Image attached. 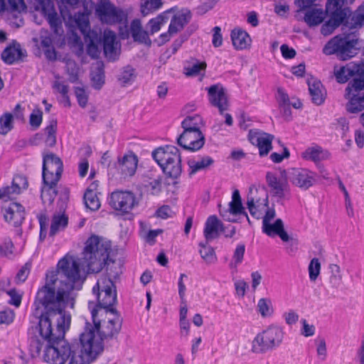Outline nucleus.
<instances>
[{
  "instance_id": "1",
  "label": "nucleus",
  "mask_w": 364,
  "mask_h": 364,
  "mask_svg": "<svg viewBox=\"0 0 364 364\" xmlns=\"http://www.w3.org/2000/svg\"><path fill=\"white\" fill-rule=\"evenodd\" d=\"M53 284V280L50 279L47 285L43 286L36 294L34 302L36 310L42 305L45 311L39 317L40 338L31 339L29 350L33 358L40 355L43 351V359L48 364H65L73 353L74 344L64 339L71 320L70 315L65 311V309L68 306L73 308L74 302L69 294L70 284L55 294L51 289Z\"/></svg>"
},
{
  "instance_id": "2",
  "label": "nucleus",
  "mask_w": 364,
  "mask_h": 364,
  "mask_svg": "<svg viewBox=\"0 0 364 364\" xmlns=\"http://www.w3.org/2000/svg\"><path fill=\"white\" fill-rule=\"evenodd\" d=\"M111 247L109 241L95 235H91L85 242L81 268L77 259L68 253L58 261L55 271L48 272L44 286L47 285L50 279L53 280L51 289L58 294L60 290L67 289V286L70 284L69 294L74 302L73 290L75 284L82 282L86 274L98 273L102 270L109 261Z\"/></svg>"
},
{
  "instance_id": "3",
  "label": "nucleus",
  "mask_w": 364,
  "mask_h": 364,
  "mask_svg": "<svg viewBox=\"0 0 364 364\" xmlns=\"http://www.w3.org/2000/svg\"><path fill=\"white\" fill-rule=\"evenodd\" d=\"M364 25V1L354 14L346 16L343 26V33L330 40L323 47L326 55L336 54L341 59L346 60L356 54L358 38L356 30Z\"/></svg>"
},
{
  "instance_id": "4",
  "label": "nucleus",
  "mask_w": 364,
  "mask_h": 364,
  "mask_svg": "<svg viewBox=\"0 0 364 364\" xmlns=\"http://www.w3.org/2000/svg\"><path fill=\"white\" fill-rule=\"evenodd\" d=\"M88 308L91 312L93 326L87 323L82 333L90 334L93 339L90 344L94 345L97 341L104 349L103 340L117 333L121 328V319L114 309L102 311L95 306L93 301H89Z\"/></svg>"
},
{
  "instance_id": "5",
  "label": "nucleus",
  "mask_w": 364,
  "mask_h": 364,
  "mask_svg": "<svg viewBox=\"0 0 364 364\" xmlns=\"http://www.w3.org/2000/svg\"><path fill=\"white\" fill-rule=\"evenodd\" d=\"M151 156L166 175L174 178L181 175V159L176 146L166 145L158 147L152 151Z\"/></svg>"
},
{
  "instance_id": "6",
  "label": "nucleus",
  "mask_w": 364,
  "mask_h": 364,
  "mask_svg": "<svg viewBox=\"0 0 364 364\" xmlns=\"http://www.w3.org/2000/svg\"><path fill=\"white\" fill-rule=\"evenodd\" d=\"M92 339L90 334H80V346L74 345L68 364H90L97 359L102 353V347L97 341L94 345L90 344Z\"/></svg>"
},
{
  "instance_id": "7",
  "label": "nucleus",
  "mask_w": 364,
  "mask_h": 364,
  "mask_svg": "<svg viewBox=\"0 0 364 364\" xmlns=\"http://www.w3.org/2000/svg\"><path fill=\"white\" fill-rule=\"evenodd\" d=\"M283 329L277 325H270L257 333L252 342L251 350L255 353H265L281 345L284 338Z\"/></svg>"
},
{
  "instance_id": "8",
  "label": "nucleus",
  "mask_w": 364,
  "mask_h": 364,
  "mask_svg": "<svg viewBox=\"0 0 364 364\" xmlns=\"http://www.w3.org/2000/svg\"><path fill=\"white\" fill-rule=\"evenodd\" d=\"M92 292L96 295L98 305L95 306L99 310L104 311L113 309L117 302V290L112 280L106 276L101 277L92 288Z\"/></svg>"
},
{
  "instance_id": "9",
  "label": "nucleus",
  "mask_w": 364,
  "mask_h": 364,
  "mask_svg": "<svg viewBox=\"0 0 364 364\" xmlns=\"http://www.w3.org/2000/svg\"><path fill=\"white\" fill-rule=\"evenodd\" d=\"M343 3L344 1L341 0H328L326 12L329 14L331 17L321 27V32L323 35L328 36L341 23L344 24L346 16L349 14V10L343 7Z\"/></svg>"
},
{
  "instance_id": "10",
  "label": "nucleus",
  "mask_w": 364,
  "mask_h": 364,
  "mask_svg": "<svg viewBox=\"0 0 364 364\" xmlns=\"http://www.w3.org/2000/svg\"><path fill=\"white\" fill-rule=\"evenodd\" d=\"M137 165V156L134 153L129 152L118 158L117 162L110 168V171L120 179H127L135 174Z\"/></svg>"
},
{
  "instance_id": "11",
  "label": "nucleus",
  "mask_w": 364,
  "mask_h": 364,
  "mask_svg": "<svg viewBox=\"0 0 364 364\" xmlns=\"http://www.w3.org/2000/svg\"><path fill=\"white\" fill-rule=\"evenodd\" d=\"M63 165L61 159L53 153L43 154V181H59Z\"/></svg>"
},
{
  "instance_id": "12",
  "label": "nucleus",
  "mask_w": 364,
  "mask_h": 364,
  "mask_svg": "<svg viewBox=\"0 0 364 364\" xmlns=\"http://www.w3.org/2000/svg\"><path fill=\"white\" fill-rule=\"evenodd\" d=\"M34 9L41 11L48 21L50 28L57 34L63 33L62 21L55 11L53 2L50 0H34Z\"/></svg>"
},
{
  "instance_id": "13",
  "label": "nucleus",
  "mask_w": 364,
  "mask_h": 364,
  "mask_svg": "<svg viewBox=\"0 0 364 364\" xmlns=\"http://www.w3.org/2000/svg\"><path fill=\"white\" fill-rule=\"evenodd\" d=\"M95 14L102 23L107 24L120 23L124 18L123 11L107 0H102L97 4Z\"/></svg>"
},
{
  "instance_id": "14",
  "label": "nucleus",
  "mask_w": 364,
  "mask_h": 364,
  "mask_svg": "<svg viewBox=\"0 0 364 364\" xmlns=\"http://www.w3.org/2000/svg\"><path fill=\"white\" fill-rule=\"evenodd\" d=\"M109 205L116 210L129 213L137 204L136 197L130 191H116L111 193Z\"/></svg>"
},
{
  "instance_id": "15",
  "label": "nucleus",
  "mask_w": 364,
  "mask_h": 364,
  "mask_svg": "<svg viewBox=\"0 0 364 364\" xmlns=\"http://www.w3.org/2000/svg\"><path fill=\"white\" fill-rule=\"evenodd\" d=\"M178 144L185 149L192 151L200 149L205 144V137L201 131L183 129L178 138Z\"/></svg>"
},
{
  "instance_id": "16",
  "label": "nucleus",
  "mask_w": 364,
  "mask_h": 364,
  "mask_svg": "<svg viewBox=\"0 0 364 364\" xmlns=\"http://www.w3.org/2000/svg\"><path fill=\"white\" fill-rule=\"evenodd\" d=\"M266 181L271 192L280 198L284 196V192L287 188V174L286 171L279 172H267Z\"/></svg>"
},
{
  "instance_id": "17",
  "label": "nucleus",
  "mask_w": 364,
  "mask_h": 364,
  "mask_svg": "<svg viewBox=\"0 0 364 364\" xmlns=\"http://www.w3.org/2000/svg\"><path fill=\"white\" fill-rule=\"evenodd\" d=\"M289 177L294 185L307 190L316 183L317 174L305 168H292Z\"/></svg>"
},
{
  "instance_id": "18",
  "label": "nucleus",
  "mask_w": 364,
  "mask_h": 364,
  "mask_svg": "<svg viewBox=\"0 0 364 364\" xmlns=\"http://www.w3.org/2000/svg\"><path fill=\"white\" fill-rule=\"evenodd\" d=\"M208 90V97L210 103L218 108L220 113L228 108V97L224 87L220 84L211 85Z\"/></svg>"
},
{
  "instance_id": "19",
  "label": "nucleus",
  "mask_w": 364,
  "mask_h": 364,
  "mask_svg": "<svg viewBox=\"0 0 364 364\" xmlns=\"http://www.w3.org/2000/svg\"><path fill=\"white\" fill-rule=\"evenodd\" d=\"M119 48L114 32L105 30L103 33V50L106 58L114 60L119 55Z\"/></svg>"
},
{
  "instance_id": "20",
  "label": "nucleus",
  "mask_w": 364,
  "mask_h": 364,
  "mask_svg": "<svg viewBox=\"0 0 364 364\" xmlns=\"http://www.w3.org/2000/svg\"><path fill=\"white\" fill-rule=\"evenodd\" d=\"M3 214L4 220L15 227L20 226L25 218L24 208L17 203H12L5 208Z\"/></svg>"
},
{
  "instance_id": "21",
  "label": "nucleus",
  "mask_w": 364,
  "mask_h": 364,
  "mask_svg": "<svg viewBox=\"0 0 364 364\" xmlns=\"http://www.w3.org/2000/svg\"><path fill=\"white\" fill-rule=\"evenodd\" d=\"M28 186L26 178L23 176H16L11 186L3 187L0 189V193L3 196V200L7 201L14 198L20 194L22 189H26Z\"/></svg>"
},
{
  "instance_id": "22",
  "label": "nucleus",
  "mask_w": 364,
  "mask_h": 364,
  "mask_svg": "<svg viewBox=\"0 0 364 364\" xmlns=\"http://www.w3.org/2000/svg\"><path fill=\"white\" fill-rule=\"evenodd\" d=\"M223 225L215 215H210L205 221L203 235L207 242H209L220 236L223 232Z\"/></svg>"
},
{
  "instance_id": "23",
  "label": "nucleus",
  "mask_w": 364,
  "mask_h": 364,
  "mask_svg": "<svg viewBox=\"0 0 364 364\" xmlns=\"http://www.w3.org/2000/svg\"><path fill=\"white\" fill-rule=\"evenodd\" d=\"M274 136L265 132L255 133L251 136L250 140L252 144H256L260 156H267L272 149V140Z\"/></svg>"
},
{
  "instance_id": "24",
  "label": "nucleus",
  "mask_w": 364,
  "mask_h": 364,
  "mask_svg": "<svg viewBox=\"0 0 364 364\" xmlns=\"http://www.w3.org/2000/svg\"><path fill=\"white\" fill-rule=\"evenodd\" d=\"M363 70L362 63H350L345 66L338 68H335L334 74L338 82L345 83L350 77L355 75L356 73H360Z\"/></svg>"
},
{
  "instance_id": "25",
  "label": "nucleus",
  "mask_w": 364,
  "mask_h": 364,
  "mask_svg": "<svg viewBox=\"0 0 364 364\" xmlns=\"http://www.w3.org/2000/svg\"><path fill=\"white\" fill-rule=\"evenodd\" d=\"M302 159L318 163L329 159L331 154L328 151L323 149L318 145L307 147L301 154Z\"/></svg>"
},
{
  "instance_id": "26",
  "label": "nucleus",
  "mask_w": 364,
  "mask_h": 364,
  "mask_svg": "<svg viewBox=\"0 0 364 364\" xmlns=\"http://www.w3.org/2000/svg\"><path fill=\"white\" fill-rule=\"evenodd\" d=\"M263 232L269 237L278 235L284 242L289 240V236L284 229L283 221L277 219L274 223H267L262 225Z\"/></svg>"
},
{
  "instance_id": "27",
  "label": "nucleus",
  "mask_w": 364,
  "mask_h": 364,
  "mask_svg": "<svg viewBox=\"0 0 364 364\" xmlns=\"http://www.w3.org/2000/svg\"><path fill=\"white\" fill-rule=\"evenodd\" d=\"M130 32L135 41L150 46L151 41L149 37V32L143 30L140 20L134 19L130 26Z\"/></svg>"
},
{
  "instance_id": "28",
  "label": "nucleus",
  "mask_w": 364,
  "mask_h": 364,
  "mask_svg": "<svg viewBox=\"0 0 364 364\" xmlns=\"http://www.w3.org/2000/svg\"><path fill=\"white\" fill-rule=\"evenodd\" d=\"M191 17V12L188 10H183L176 14L169 24V31L171 33H178L189 22Z\"/></svg>"
},
{
  "instance_id": "29",
  "label": "nucleus",
  "mask_w": 364,
  "mask_h": 364,
  "mask_svg": "<svg viewBox=\"0 0 364 364\" xmlns=\"http://www.w3.org/2000/svg\"><path fill=\"white\" fill-rule=\"evenodd\" d=\"M84 11L75 16V21L82 33L89 28V15L91 14L93 2L91 0H83Z\"/></svg>"
},
{
  "instance_id": "30",
  "label": "nucleus",
  "mask_w": 364,
  "mask_h": 364,
  "mask_svg": "<svg viewBox=\"0 0 364 364\" xmlns=\"http://www.w3.org/2000/svg\"><path fill=\"white\" fill-rule=\"evenodd\" d=\"M232 45L237 50L247 48L251 43V38L249 34L240 28H235L231 32Z\"/></svg>"
},
{
  "instance_id": "31",
  "label": "nucleus",
  "mask_w": 364,
  "mask_h": 364,
  "mask_svg": "<svg viewBox=\"0 0 364 364\" xmlns=\"http://www.w3.org/2000/svg\"><path fill=\"white\" fill-rule=\"evenodd\" d=\"M309 90L312 102L317 105H321L324 101V90L321 82L314 78L308 80Z\"/></svg>"
},
{
  "instance_id": "32",
  "label": "nucleus",
  "mask_w": 364,
  "mask_h": 364,
  "mask_svg": "<svg viewBox=\"0 0 364 364\" xmlns=\"http://www.w3.org/2000/svg\"><path fill=\"white\" fill-rule=\"evenodd\" d=\"M247 205L250 214L253 217L259 219L262 217L268 206V196L264 195L262 201H256V203L253 198H248L247 200Z\"/></svg>"
},
{
  "instance_id": "33",
  "label": "nucleus",
  "mask_w": 364,
  "mask_h": 364,
  "mask_svg": "<svg viewBox=\"0 0 364 364\" xmlns=\"http://www.w3.org/2000/svg\"><path fill=\"white\" fill-rule=\"evenodd\" d=\"M85 41L88 42L87 46V54L92 58H97L100 54L101 41L97 34L89 32L85 36Z\"/></svg>"
},
{
  "instance_id": "34",
  "label": "nucleus",
  "mask_w": 364,
  "mask_h": 364,
  "mask_svg": "<svg viewBox=\"0 0 364 364\" xmlns=\"http://www.w3.org/2000/svg\"><path fill=\"white\" fill-rule=\"evenodd\" d=\"M213 159L208 156H203L195 159H191L188 161L189 167V174L193 175L196 173L205 169L213 164Z\"/></svg>"
},
{
  "instance_id": "35",
  "label": "nucleus",
  "mask_w": 364,
  "mask_h": 364,
  "mask_svg": "<svg viewBox=\"0 0 364 364\" xmlns=\"http://www.w3.org/2000/svg\"><path fill=\"white\" fill-rule=\"evenodd\" d=\"M41 48L43 50L46 57L50 60L56 58V52L53 46V40L47 31L41 32L40 36Z\"/></svg>"
},
{
  "instance_id": "36",
  "label": "nucleus",
  "mask_w": 364,
  "mask_h": 364,
  "mask_svg": "<svg viewBox=\"0 0 364 364\" xmlns=\"http://www.w3.org/2000/svg\"><path fill=\"white\" fill-rule=\"evenodd\" d=\"M346 97L349 100L347 105V110L351 113H357L364 108V92L351 93V95H347Z\"/></svg>"
},
{
  "instance_id": "37",
  "label": "nucleus",
  "mask_w": 364,
  "mask_h": 364,
  "mask_svg": "<svg viewBox=\"0 0 364 364\" xmlns=\"http://www.w3.org/2000/svg\"><path fill=\"white\" fill-rule=\"evenodd\" d=\"M24 55L19 45L9 46L1 53L2 60L7 64H12L21 60Z\"/></svg>"
},
{
  "instance_id": "38",
  "label": "nucleus",
  "mask_w": 364,
  "mask_h": 364,
  "mask_svg": "<svg viewBox=\"0 0 364 364\" xmlns=\"http://www.w3.org/2000/svg\"><path fill=\"white\" fill-rule=\"evenodd\" d=\"M43 182L41 199L43 203L51 204L57 196L56 185L58 181H54L53 183L49 181Z\"/></svg>"
},
{
  "instance_id": "39",
  "label": "nucleus",
  "mask_w": 364,
  "mask_h": 364,
  "mask_svg": "<svg viewBox=\"0 0 364 364\" xmlns=\"http://www.w3.org/2000/svg\"><path fill=\"white\" fill-rule=\"evenodd\" d=\"M68 223V218L65 215L61 213L53 215L51 220L50 236L53 237L63 230L67 227Z\"/></svg>"
},
{
  "instance_id": "40",
  "label": "nucleus",
  "mask_w": 364,
  "mask_h": 364,
  "mask_svg": "<svg viewBox=\"0 0 364 364\" xmlns=\"http://www.w3.org/2000/svg\"><path fill=\"white\" fill-rule=\"evenodd\" d=\"M325 16L322 9H312L306 12L304 21L309 26H315L323 21Z\"/></svg>"
},
{
  "instance_id": "41",
  "label": "nucleus",
  "mask_w": 364,
  "mask_h": 364,
  "mask_svg": "<svg viewBox=\"0 0 364 364\" xmlns=\"http://www.w3.org/2000/svg\"><path fill=\"white\" fill-rule=\"evenodd\" d=\"M208 242H200L199 246V254L203 261L207 264H213L217 261V257L214 249L208 245Z\"/></svg>"
},
{
  "instance_id": "42",
  "label": "nucleus",
  "mask_w": 364,
  "mask_h": 364,
  "mask_svg": "<svg viewBox=\"0 0 364 364\" xmlns=\"http://www.w3.org/2000/svg\"><path fill=\"white\" fill-rule=\"evenodd\" d=\"M181 126L183 129L189 131H200L203 126V121L198 114H193L186 117L182 122Z\"/></svg>"
},
{
  "instance_id": "43",
  "label": "nucleus",
  "mask_w": 364,
  "mask_h": 364,
  "mask_svg": "<svg viewBox=\"0 0 364 364\" xmlns=\"http://www.w3.org/2000/svg\"><path fill=\"white\" fill-rule=\"evenodd\" d=\"M362 66L363 70L360 73H356L355 75L358 77L355 78L353 81L348 85L346 89V95H351V93H363L362 91L364 89V61L362 62Z\"/></svg>"
},
{
  "instance_id": "44",
  "label": "nucleus",
  "mask_w": 364,
  "mask_h": 364,
  "mask_svg": "<svg viewBox=\"0 0 364 364\" xmlns=\"http://www.w3.org/2000/svg\"><path fill=\"white\" fill-rule=\"evenodd\" d=\"M230 211L233 215L244 214L246 215L247 220H249L247 213L244 210V208L242 204L241 197L240 192L237 189H235L232 196V200L229 203Z\"/></svg>"
},
{
  "instance_id": "45",
  "label": "nucleus",
  "mask_w": 364,
  "mask_h": 364,
  "mask_svg": "<svg viewBox=\"0 0 364 364\" xmlns=\"http://www.w3.org/2000/svg\"><path fill=\"white\" fill-rule=\"evenodd\" d=\"M168 20L167 14L162 13L156 17L149 20L148 26L149 27V34L153 35L160 31L161 28L164 26Z\"/></svg>"
},
{
  "instance_id": "46",
  "label": "nucleus",
  "mask_w": 364,
  "mask_h": 364,
  "mask_svg": "<svg viewBox=\"0 0 364 364\" xmlns=\"http://www.w3.org/2000/svg\"><path fill=\"white\" fill-rule=\"evenodd\" d=\"M14 245L9 237L0 238V257L11 258L14 256Z\"/></svg>"
},
{
  "instance_id": "47",
  "label": "nucleus",
  "mask_w": 364,
  "mask_h": 364,
  "mask_svg": "<svg viewBox=\"0 0 364 364\" xmlns=\"http://www.w3.org/2000/svg\"><path fill=\"white\" fill-rule=\"evenodd\" d=\"M257 308L258 312L264 318L271 316L274 312L272 301L269 299L262 298L259 299Z\"/></svg>"
},
{
  "instance_id": "48",
  "label": "nucleus",
  "mask_w": 364,
  "mask_h": 364,
  "mask_svg": "<svg viewBox=\"0 0 364 364\" xmlns=\"http://www.w3.org/2000/svg\"><path fill=\"white\" fill-rule=\"evenodd\" d=\"M205 68V62L195 61L184 68V74L187 76H196L204 72Z\"/></svg>"
},
{
  "instance_id": "49",
  "label": "nucleus",
  "mask_w": 364,
  "mask_h": 364,
  "mask_svg": "<svg viewBox=\"0 0 364 364\" xmlns=\"http://www.w3.org/2000/svg\"><path fill=\"white\" fill-rule=\"evenodd\" d=\"M14 117L12 114L6 112L0 117V134L6 135L13 129Z\"/></svg>"
},
{
  "instance_id": "50",
  "label": "nucleus",
  "mask_w": 364,
  "mask_h": 364,
  "mask_svg": "<svg viewBox=\"0 0 364 364\" xmlns=\"http://www.w3.org/2000/svg\"><path fill=\"white\" fill-rule=\"evenodd\" d=\"M56 130L57 122L55 120L50 121L49 125L45 129L46 134V144L49 146H53L56 143Z\"/></svg>"
},
{
  "instance_id": "51",
  "label": "nucleus",
  "mask_w": 364,
  "mask_h": 364,
  "mask_svg": "<svg viewBox=\"0 0 364 364\" xmlns=\"http://www.w3.org/2000/svg\"><path fill=\"white\" fill-rule=\"evenodd\" d=\"M161 5V0H143L141 5V12L143 16H146L151 12L159 9Z\"/></svg>"
},
{
  "instance_id": "52",
  "label": "nucleus",
  "mask_w": 364,
  "mask_h": 364,
  "mask_svg": "<svg viewBox=\"0 0 364 364\" xmlns=\"http://www.w3.org/2000/svg\"><path fill=\"white\" fill-rule=\"evenodd\" d=\"M145 188L152 195H158L161 191V178L157 176L149 178L145 183Z\"/></svg>"
},
{
  "instance_id": "53",
  "label": "nucleus",
  "mask_w": 364,
  "mask_h": 364,
  "mask_svg": "<svg viewBox=\"0 0 364 364\" xmlns=\"http://www.w3.org/2000/svg\"><path fill=\"white\" fill-rule=\"evenodd\" d=\"M245 246L243 244H239L235 250L232 259L230 263L232 269H236L237 267L242 263L245 255Z\"/></svg>"
},
{
  "instance_id": "54",
  "label": "nucleus",
  "mask_w": 364,
  "mask_h": 364,
  "mask_svg": "<svg viewBox=\"0 0 364 364\" xmlns=\"http://www.w3.org/2000/svg\"><path fill=\"white\" fill-rule=\"evenodd\" d=\"M84 203L87 208L95 211L100 208V202L97 193H85Z\"/></svg>"
},
{
  "instance_id": "55",
  "label": "nucleus",
  "mask_w": 364,
  "mask_h": 364,
  "mask_svg": "<svg viewBox=\"0 0 364 364\" xmlns=\"http://www.w3.org/2000/svg\"><path fill=\"white\" fill-rule=\"evenodd\" d=\"M330 282L333 287H338L341 284L343 278L341 268L338 264H332L330 265Z\"/></svg>"
},
{
  "instance_id": "56",
  "label": "nucleus",
  "mask_w": 364,
  "mask_h": 364,
  "mask_svg": "<svg viewBox=\"0 0 364 364\" xmlns=\"http://www.w3.org/2000/svg\"><path fill=\"white\" fill-rule=\"evenodd\" d=\"M309 279L311 281H316L321 271V263L318 258H313L308 267Z\"/></svg>"
},
{
  "instance_id": "57",
  "label": "nucleus",
  "mask_w": 364,
  "mask_h": 364,
  "mask_svg": "<svg viewBox=\"0 0 364 364\" xmlns=\"http://www.w3.org/2000/svg\"><path fill=\"white\" fill-rule=\"evenodd\" d=\"M43 120V112L40 109H35L30 115L29 122L31 126L36 129L40 127Z\"/></svg>"
},
{
  "instance_id": "58",
  "label": "nucleus",
  "mask_w": 364,
  "mask_h": 364,
  "mask_svg": "<svg viewBox=\"0 0 364 364\" xmlns=\"http://www.w3.org/2000/svg\"><path fill=\"white\" fill-rule=\"evenodd\" d=\"M277 100L280 107L286 109L290 106V100L284 90L279 87L276 95Z\"/></svg>"
},
{
  "instance_id": "59",
  "label": "nucleus",
  "mask_w": 364,
  "mask_h": 364,
  "mask_svg": "<svg viewBox=\"0 0 364 364\" xmlns=\"http://www.w3.org/2000/svg\"><path fill=\"white\" fill-rule=\"evenodd\" d=\"M134 77V70L127 66L123 69L119 76V80L123 83L127 84L130 82Z\"/></svg>"
},
{
  "instance_id": "60",
  "label": "nucleus",
  "mask_w": 364,
  "mask_h": 364,
  "mask_svg": "<svg viewBox=\"0 0 364 364\" xmlns=\"http://www.w3.org/2000/svg\"><path fill=\"white\" fill-rule=\"evenodd\" d=\"M66 5H63V2H62V4L59 6L60 14L62 17L65 19L66 18H71L72 14L68 11V6L73 7L75 5L77 4L79 0H65Z\"/></svg>"
},
{
  "instance_id": "61",
  "label": "nucleus",
  "mask_w": 364,
  "mask_h": 364,
  "mask_svg": "<svg viewBox=\"0 0 364 364\" xmlns=\"http://www.w3.org/2000/svg\"><path fill=\"white\" fill-rule=\"evenodd\" d=\"M6 293L10 296L9 304L18 307L21 304L22 294L18 292L15 289L7 291Z\"/></svg>"
},
{
  "instance_id": "62",
  "label": "nucleus",
  "mask_w": 364,
  "mask_h": 364,
  "mask_svg": "<svg viewBox=\"0 0 364 364\" xmlns=\"http://www.w3.org/2000/svg\"><path fill=\"white\" fill-rule=\"evenodd\" d=\"M66 70L70 75V80L73 82H75L77 80L78 70L77 64L73 60H68L66 62Z\"/></svg>"
},
{
  "instance_id": "63",
  "label": "nucleus",
  "mask_w": 364,
  "mask_h": 364,
  "mask_svg": "<svg viewBox=\"0 0 364 364\" xmlns=\"http://www.w3.org/2000/svg\"><path fill=\"white\" fill-rule=\"evenodd\" d=\"M30 273V264L28 263L25 264L20 270L18 272L16 276V281L17 283H22L25 282Z\"/></svg>"
},
{
  "instance_id": "64",
  "label": "nucleus",
  "mask_w": 364,
  "mask_h": 364,
  "mask_svg": "<svg viewBox=\"0 0 364 364\" xmlns=\"http://www.w3.org/2000/svg\"><path fill=\"white\" fill-rule=\"evenodd\" d=\"M316 343L318 356L321 360H325L326 357V345L325 340L323 338L317 339L316 340Z\"/></svg>"
}]
</instances>
